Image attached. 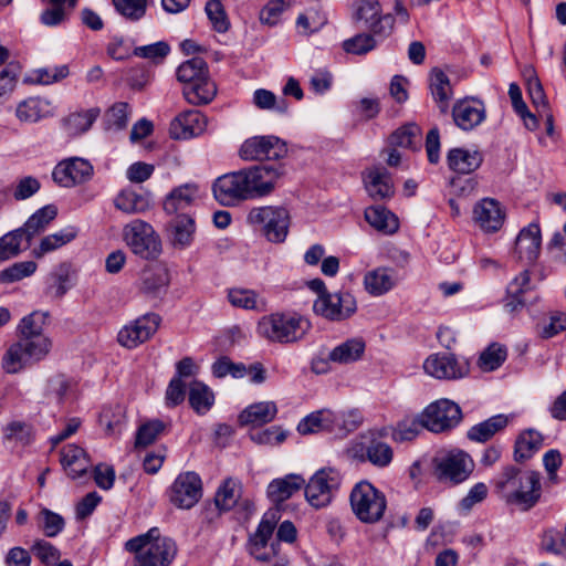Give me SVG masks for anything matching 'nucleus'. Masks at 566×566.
<instances>
[{
    "instance_id": "obj_1",
    "label": "nucleus",
    "mask_w": 566,
    "mask_h": 566,
    "mask_svg": "<svg viewBox=\"0 0 566 566\" xmlns=\"http://www.w3.org/2000/svg\"><path fill=\"white\" fill-rule=\"evenodd\" d=\"M495 489L509 503L531 509L541 497V476L536 471L505 467L494 480Z\"/></svg>"
},
{
    "instance_id": "obj_52",
    "label": "nucleus",
    "mask_w": 566,
    "mask_h": 566,
    "mask_svg": "<svg viewBox=\"0 0 566 566\" xmlns=\"http://www.w3.org/2000/svg\"><path fill=\"white\" fill-rule=\"evenodd\" d=\"M239 497V484L232 479H227L218 489L214 496V503L220 510L229 511L237 504Z\"/></svg>"
},
{
    "instance_id": "obj_23",
    "label": "nucleus",
    "mask_w": 566,
    "mask_h": 566,
    "mask_svg": "<svg viewBox=\"0 0 566 566\" xmlns=\"http://www.w3.org/2000/svg\"><path fill=\"white\" fill-rule=\"evenodd\" d=\"M48 317L49 313L41 311H33L29 315L24 316L17 327L18 337L32 343H38L43 339L48 345V352H50L52 348V340L43 334Z\"/></svg>"
},
{
    "instance_id": "obj_15",
    "label": "nucleus",
    "mask_w": 566,
    "mask_h": 566,
    "mask_svg": "<svg viewBox=\"0 0 566 566\" xmlns=\"http://www.w3.org/2000/svg\"><path fill=\"white\" fill-rule=\"evenodd\" d=\"M160 321V316L155 313L143 315L130 324L124 326L118 332L117 340L123 347L129 349L136 348L156 333Z\"/></svg>"
},
{
    "instance_id": "obj_27",
    "label": "nucleus",
    "mask_w": 566,
    "mask_h": 566,
    "mask_svg": "<svg viewBox=\"0 0 566 566\" xmlns=\"http://www.w3.org/2000/svg\"><path fill=\"white\" fill-rule=\"evenodd\" d=\"M198 197L196 184H185L174 188L165 198L164 210L170 216L186 213Z\"/></svg>"
},
{
    "instance_id": "obj_17",
    "label": "nucleus",
    "mask_w": 566,
    "mask_h": 566,
    "mask_svg": "<svg viewBox=\"0 0 566 566\" xmlns=\"http://www.w3.org/2000/svg\"><path fill=\"white\" fill-rule=\"evenodd\" d=\"M247 188L241 169L219 177L214 181L212 190L214 198L222 206H234L239 201L250 199Z\"/></svg>"
},
{
    "instance_id": "obj_62",
    "label": "nucleus",
    "mask_w": 566,
    "mask_h": 566,
    "mask_svg": "<svg viewBox=\"0 0 566 566\" xmlns=\"http://www.w3.org/2000/svg\"><path fill=\"white\" fill-rule=\"evenodd\" d=\"M164 429L165 424L160 420H153L142 424L136 433L135 446L139 448L151 444Z\"/></svg>"
},
{
    "instance_id": "obj_54",
    "label": "nucleus",
    "mask_w": 566,
    "mask_h": 566,
    "mask_svg": "<svg viewBox=\"0 0 566 566\" xmlns=\"http://www.w3.org/2000/svg\"><path fill=\"white\" fill-rule=\"evenodd\" d=\"M506 348L499 344H491L479 357V366L483 371L497 369L506 359Z\"/></svg>"
},
{
    "instance_id": "obj_26",
    "label": "nucleus",
    "mask_w": 566,
    "mask_h": 566,
    "mask_svg": "<svg viewBox=\"0 0 566 566\" xmlns=\"http://www.w3.org/2000/svg\"><path fill=\"white\" fill-rule=\"evenodd\" d=\"M364 181L368 195L375 201L388 199L395 192L390 174L384 167L369 169Z\"/></svg>"
},
{
    "instance_id": "obj_57",
    "label": "nucleus",
    "mask_w": 566,
    "mask_h": 566,
    "mask_svg": "<svg viewBox=\"0 0 566 566\" xmlns=\"http://www.w3.org/2000/svg\"><path fill=\"white\" fill-rule=\"evenodd\" d=\"M206 13L217 32L223 33L228 31L230 22L221 0H209L206 3Z\"/></svg>"
},
{
    "instance_id": "obj_36",
    "label": "nucleus",
    "mask_w": 566,
    "mask_h": 566,
    "mask_svg": "<svg viewBox=\"0 0 566 566\" xmlns=\"http://www.w3.org/2000/svg\"><path fill=\"white\" fill-rule=\"evenodd\" d=\"M72 285V268L70 263L64 262L50 273L45 293L52 298L61 300Z\"/></svg>"
},
{
    "instance_id": "obj_16",
    "label": "nucleus",
    "mask_w": 566,
    "mask_h": 566,
    "mask_svg": "<svg viewBox=\"0 0 566 566\" xmlns=\"http://www.w3.org/2000/svg\"><path fill=\"white\" fill-rule=\"evenodd\" d=\"M202 495L200 476L195 472L180 473L170 488V501L179 509H191Z\"/></svg>"
},
{
    "instance_id": "obj_12",
    "label": "nucleus",
    "mask_w": 566,
    "mask_h": 566,
    "mask_svg": "<svg viewBox=\"0 0 566 566\" xmlns=\"http://www.w3.org/2000/svg\"><path fill=\"white\" fill-rule=\"evenodd\" d=\"M242 172L249 198L253 199L271 193L277 180L284 175V169L281 164L259 165L242 169Z\"/></svg>"
},
{
    "instance_id": "obj_8",
    "label": "nucleus",
    "mask_w": 566,
    "mask_h": 566,
    "mask_svg": "<svg viewBox=\"0 0 566 566\" xmlns=\"http://www.w3.org/2000/svg\"><path fill=\"white\" fill-rule=\"evenodd\" d=\"M342 482L340 473L333 468H323L315 472L303 486L305 499L314 509L329 505Z\"/></svg>"
},
{
    "instance_id": "obj_45",
    "label": "nucleus",
    "mask_w": 566,
    "mask_h": 566,
    "mask_svg": "<svg viewBox=\"0 0 566 566\" xmlns=\"http://www.w3.org/2000/svg\"><path fill=\"white\" fill-rule=\"evenodd\" d=\"M421 140V128L413 124H406L389 136L390 147L418 149Z\"/></svg>"
},
{
    "instance_id": "obj_46",
    "label": "nucleus",
    "mask_w": 566,
    "mask_h": 566,
    "mask_svg": "<svg viewBox=\"0 0 566 566\" xmlns=\"http://www.w3.org/2000/svg\"><path fill=\"white\" fill-rule=\"evenodd\" d=\"M430 88L434 101L439 103L441 112L444 113L448 108V102L452 95V91L450 80L443 71L439 69L432 70Z\"/></svg>"
},
{
    "instance_id": "obj_48",
    "label": "nucleus",
    "mask_w": 566,
    "mask_h": 566,
    "mask_svg": "<svg viewBox=\"0 0 566 566\" xmlns=\"http://www.w3.org/2000/svg\"><path fill=\"white\" fill-rule=\"evenodd\" d=\"M99 115L98 108L71 114L64 120V126L70 135H78L87 132Z\"/></svg>"
},
{
    "instance_id": "obj_25",
    "label": "nucleus",
    "mask_w": 566,
    "mask_h": 566,
    "mask_svg": "<svg viewBox=\"0 0 566 566\" xmlns=\"http://www.w3.org/2000/svg\"><path fill=\"white\" fill-rule=\"evenodd\" d=\"M541 229L537 223L523 228L515 241V251L521 260L535 262L541 251Z\"/></svg>"
},
{
    "instance_id": "obj_20",
    "label": "nucleus",
    "mask_w": 566,
    "mask_h": 566,
    "mask_svg": "<svg viewBox=\"0 0 566 566\" xmlns=\"http://www.w3.org/2000/svg\"><path fill=\"white\" fill-rule=\"evenodd\" d=\"M93 172L92 165L82 158L60 163L53 170V180L62 187H72L85 181Z\"/></svg>"
},
{
    "instance_id": "obj_59",
    "label": "nucleus",
    "mask_w": 566,
    "mask_h": 566,
    "mask_svg": "<svg viewBox=\"0 0 566 566\" xmlns=\"http://www.w3.org/2000/svg\"><path fill=\"white\" fill-rule=\"evenodd\" d=\"M3 437L8 441L29 444L32 440V427L23 421H12L4 427Z\"/></svg>"
},
{
    "instance_id": "obj_2",
    "label": "nucleus",
    "mask_w": 566,
    "mask_h": 566,
    "mask_svg": "<svg viewBox=\"0 0 566 566\" xmlns=\"http://www.w3.org/2000/svg\"><path fill=\"white\" fill-rule=\"evenodd\" d=\"M125 548L136 555L139 566H168L177 555L175 541L161 537L157 527L128 539Z\"/></svg>"
},
{
    "instance_id": "obj_41",
    "label": "nucleus",
    "mask_w": 566,
    "mask_h": 566,
    "mask_svg": "<svg viewBox=\"0 0 566 566\" xmlns=\"http://www.w3.org/2000/svg\"><path fill=\"white\" fill-rule=\"evenodd\" d=\"M365 352V342L361 338H352L336 346L328 355V359L337 364H350L358 360Z\"/></svg>"
},
{
    "instance_id": "obj_39",
    "label": "nucleus",
    "mask_w": 566,
    "mask_h": 566,
    "mask_svg": "<svg viewBox=\"0 0 566 566\" xmlns=\"http://www.w3.org/2000/svg\"><path fill=\"white\" fill-rule=\"evenodd\" d=\"M509 416L496 415L470 428L467 436L476 442H486L509 423Z\"/></svg>"
},
{
    "instance_id": "obj_40",
    "label": "nucleus",
    "mask_w": 566,
    "mask_h": 566,
    "mask_svg": "<svg viewBox=\"0 0 566 566\" xmlns=\"http://www.w3.org/2000/svg\"><path fill=\"white\" fill-rule=\"evenodd\" d=\"M114 205L125 213H142L149 209L150 200L148 195L124 189L115 198Z\"/></svg>"
},
{
    "instance_id": "obj_58",
    "label": "nucleus",
    "mask_w": 566,
    "mask_h": 566,
    "mask_svg": "<svg viewBox=\"0 0 566 566\" xmlns=\"http://www.w3.org/2000/svg\"><path fill=\"white\" fill-rule=\"evenodd\" d=\"M71 382L63 375L51 377L45 387V396L49 402H63L67 391L70 390Z\"/></svg>"
},
{
    "instance_id": "obj_44",
    "label": "nucleus",
    "mask_w": 566,
    "mask_h": 566,
    "mask_svg": "<svg viewBox=\"0 0 566 566\" xmlns=\"http://www.w3.org/2000/svg\"><path fill=\"white\" fill-rule=\"evenodd\" d=\"M189 403L199 415L206 413L214 402L213 392L201 381L195 380L189 385Z\"/></svg>"
},
{
    "instance_id": "obj_56",
    "label": "nucleus",
    "mask_w": 566,
    "mask_h": 566,
    "mask_svg": "<svg viewBox=\"0 0 566 566\" xmlns=\"http://www.w3.org/2000/svg\"><path fill=\"white\" fill-rule=\"evenodd\" d=\"M377 46V41L371 34L359 33L343 42V49L346 53L364 55Z\"/></svg>"
},
{
    "instance_id": "obj_64",
    "label": "nucleus",
    "mask_w": 566,
    "mask_h": 566,
    "mask_svg": "<svg viewBox=\"0 0 566 566\" xmlns=\"http://www.w3.org/2000/svg\"><path fill=\"white\" fill-rule=\"evenodd\" d=\"M286 431L276 426L251 431L249 434L250 439L256 444H280L286 439Z\"/></svg>"
},
{
    "instance_id": "obj_6",
    "label": "nucleus",
    "mask_w": 566,
    "mask_h": 566,
    "mask_svg": "<svg viewBox=\"0 0 566 566\" xmlns=\"http://www.w3.org/2000/svg\"><path fill=\"white\" fill-rule=\"evenodd\" d=\"M349 501L355 516L366 524L379 522L387 507L385 494L368 481H360L353 488Z\"/></svg>"
},
{
    "instance_id": "obj_50",
    "label": "nucleus",
    "mask_w": 566,
    "mask_h": 566,
    "mask_svg": "<svg viewBox=\"0 0 566 566\" xmlns=\"http://www.w3.org/2000/svg\"><path fill=\"white\" fill-rule=\"evenodd\" d=\"M32 553L45 566H72L71 560H69V559L61 560L60 551L49 542H45V541L36 542L32 547Z\"/></svg>"
},
{
    "instance_id": "obj_7",
    "label": "nucleus",
    "mask_w": 566,
    "mask_h": 566,
    "mask_svg": "<svg viewBox=\"0 0 566 566\" xmlns=\"http://www.w3.org/2000/svg\"><path fill=\"white\" fill-rule=\"evenodd\" d=\"M49 353L43 339L32 343L18 338L3 354L1 367L7 374H18L28 366L43 360Z\"/></svg>"
},
{
    "instance_id": "obj_47",
    "label": "nucleus",
    "mask_w": 566,
    "mask_h": 566,
    "mask_svg": "<svg viewBox=\"0 0 566 566\" xmlns=\"http://www.w3.org/2000/svg\"><path fill=\"white\" fill-rule=\"evenodd\" d=\"M252 102L259 109L274 111L279 114H286L290 107L286 98L276 97L273 92L265 88L254 91Z\"/></svg>"
},
{
    "instance_id": "obj_28",
    "label": "nucleus",
    "mask_w": 566,
    "mask_h": 566,
    "mask_svg": "<svg viewBox=\"0 0 566 566\" xmlns=\"http://www.w3.org/2000/svg\"><path fill=\"white\" fill-rule=\"evenodd\" d=\"M474 219L486 232L497 231L504 221L500 203L494 199H483L474 208Z\"/></svg>"
},
{
    "instance_id": "obj_35",
    "label": "nucleus",
    "mask_w": 566,
    "mask_h": 566,
    "mask_svg": "<svg viewBox=\"0 0 566 566\" xmlns=\"http://www.w3.org/2000/svg\"><path fill=\"white\" fill-rule=\"evenodd\" d=\"M447 159L449 168L459 174H471L476 170L483 161L481 153L476 150L470 151L463 148L451 149L448 153Z\"/></svg>"
},
{
    "instance_id": "obj_5",
    "label": "nucleus",
    "mask_w": 566,
    "mask_h": 566,
    "mask_svg": "<svg viewBox=\"0 0 566 566\" xmlns=\"http://www.w3.org/2000/svg\"><path fill=\"white\" fill-rule=\"evenodd\" d=\"M247 222L268 241L282 243L289 234L290 213L283 207H256L249 211Z\"/></svg>"
},
{
    "instance_id": "obj_18",
    "label": "nucleus",
    "mask_w": 566,
    "mask_h": 566,
    "mask_svg": "<svg viewBox=\"0 0 566 566\" xmlns=\"http://www.w3.org/2000/svg\"><path fill=\"white\" fill-rule=\"evenodd\" d=\"M424 371L438 379H459L469 374L467 361H460L452 354H434L423 363Z\"/></svg>"
},
{
    "instance_id": "obj_4",
    "label": "nucleus",
    "mask_w": 566,
    "mask_h": 566,
    "mask_svg": "<svg viewBox=\"0 0 566 566\" xmlns=\"http://www.w3.org/2000/svg\"><path fill=\"white\" fill-rule=\"evenodd\" d=\"M310 328V322L302 316L276 312L261 317L256 332L269 342L290 344L303 339Z\"/></svg>"
},
{
    "instance_id": "obj_22",
    "label": "nucleus",
    "mask_w": 566,
    "mask_h": 566,
    "mask_svg": "<svg viewBox=\"0 0 566 566\" xmlns=\"http://www.w3.org/2000/svg\"><path fill=\"white\" fill-rule=\"evenodd\" d=\"M196 226L188 213L174 216L166 226V235L175 249H185L193 240Z\"/></svg>"
},
{
    "instance_id": "obj_13",
    "label": "nucleus",
    "mask_w": 566,
    "mask_h": 566,
    "mask_svg": "<svg viewBox=\"0 0 566 566\" xmlns=\"http://www.w3.org/2000/svg\"><path fill=\"white\" fill-rule=\"evenodd\" d=\"M243 160H279L287 155L286 143L276 136H254L247 139L240 148Z\"/></svg>"
},
{
    "instance_id": "obj_63",
    "label": "nucleus",
    "mask_w": 566,
    "mask_h": 566,
    "mask_svg": "<svg viewBox=\"0 0 566 566\" xmlns=\"http://www.w3.org/2000/svg\"><path fill=\"white\" fill-rule=\"evenodd\" d=\"M52 7L45 9L41 15L40 21L48 27H55L63 23L69 17L67 1H61L59 3H51Z\"/></svg>"
},
{
    "instance_id": "obj_42",
    "label": "nucleus",
    "mask_w": 566,
    "mask_h": 566,
    "mask_svg": "<svg viewBox=\"0 0 566 566\" xmlns=\"http://www.w3.org/2000/svg\"><path fill=\"white\" fill-rule=\"evenodd\" d=\"M543 436L533 429L523 431L515 442L514 459L523 462L530 458L542 447Z\"/></svg>"
},
{
    "instance_id": "obj_19",
    "label": "nucleus",
    "mask_w": 566,
    "mask_h": 566,
    "mask_svg": "<svg viewBox=\"0 0 566 566\" xmlns=\"http://www.w3.org/2000/svg\"><path fill=\"white\" fill-rule=\"evenodd\" d=\"M207 127V117L197 109L180 113L169 127L170 137L174 139H189L201 135Z\"/></svg>"
},
{
    "instance_id": "obj_33",
    "label": "nucleus",
    "mask_w": 566,
    "mask_h": 566,
    "mask_svg": "<svg viewBox=\"0 0 566 566\" xmlns=\"http://www.w3.org/2000/svg\"><path fill=\"white\" fill-rule=\"evenodd\" d=\"M305 485V480L298 474H287L273 480L268 486V496L275 504L289 500Z\"/></svg>"
},
{
    "instance_id": "obj_21",
    "label": "nucleus",
    "mask_w": 566,
    "mask_h": 566,
    "mask_svg": "<svg viewBox=\"0 0 566 566\" xmlns=\"http://www.w3.org/2000/svg\"><path fill=\"white\" fill-rule=\"evenodd\" d=\"M170 283L168 270L161 265L145 269L139 281V292L150 300H161Z\"/></svg>"
},
{
    "instance_id": "obj_60",
    "label": "nucleus",
    "mask_w": 566,
    "mask_h": 566,
    "mask_svg": "<svg viewBox=\"0 0 566 566\" xmlns=\"http://www.w3.org/2000/svg\"><path fill=\"white\" fill-rule=\"evenodd\" d=\"M353 18L357 21H364L368 24L382 12L381 4L378 0H356L354 2Z\"/></svg>"
},
{
    "instance_id": "obj_49",
    "label": "nucleus",
    "mask_w": 566,
    "mask_h": 566,
    "mask_svg": "<svg viewBox=\"0 0 566 566\" xmlns=\"http://www.w3.org/2000/svg\"><path fill=\"white\" fill-rule=\"evenodd\" d=\"M48 105L44 99L30 97L17 106L15 115L21 122L34 123L44 116Z\"/></svg>"
},
{
    "instance_id": "obj_11",
    "label": "nucleus",
    "mask_w": 566,
    "mask_h": 566,
    "mask_svg": "<svg viewBox=\"0 0 566 566\" xmlns=\"http://www.w3.org/2000/svg\"><path fill=\"white\" fill-rule=\"evenodd\" d=\"M461 419V408L449 399H440L430 403L421 413L422 426L434 433L454 428Z\"/></svg>"
},
{
    "instance_id": "obj_53",
    "label": "nucleus",
    "mask_w": 566,
    "mask_h": 566,
    "mask_svg": "<svg viewBox=\"0 0 566 566\" xmlns=\"http://www.w3.org/2000/svg\"><path fill=\"white\" fill-rule=\"evenodd\" d=\"M38 269L34 261L15 262L0 271V283L9 284L31 276Z\"/></svg>"
},
{
    "instance_id": "obj_51",
    "label": "nucleus",
    "mask_w": 566,
    "mask_h": 566,
    "mask_svg": "<svg viewBox=\"0 0 566 566\" xmlns=\"http://www.w3.org/2000/svg\"><path fill=\"white\" fill-rule=\"evenodd\" d=\"M394 458V451L389 444L379 440H371L366 447V459L378 468H385L390 464Z\"/></svg>"
},
{
    "instance_id": "obj_37",
    "label": "nucleus",
    "mask_w": 566,
    "mask_h": 566,
    "mask_svg": "<svg viewBox=\"0 0 566 566\" xmlns=\"http://www.w3.org/2000/svg\"><path fill=\"white\" fill-rule=\"evenodd\" d=\"M365 219L374 229L385 234H392L399 228L398 218L382 206L367 208Z\"/></svg>"
},
{
    "instance_id": "obj_43",
    "label": "nucleus",
    "mask_w": 566,
    "mask_h": 566,
    "mask_svg": "<svg viewBox=\"0 0 566 566\" xmlns=\"http://www.w3.org/2000/svg\"><path fill=\"white\" fill-rule=\"evenodd\" d=\"M364 284L373 295H381L395 285L392 271L386 268H378L365 275Z\"/></svg>"
},
{
    "instance_id": "obj_34",
    "label": "nucleus",
    "mask_w": 566,
    "mask_h": 566,
    "mask_svg": "<svg viewBox=\"0 0 566 566\" xmlns=\"http://www.w3.org/2000/svg\"><path fill=\"white\" fill-rule=\"evenodd\" d=\"M56 216L57 208L54 205H46L30 216L23 227L19 228V230H22V235L28 244H30L35 235L43 232Z\"/></svg>"
},
{
    "instance_id": "obj_30",
    "label": "nucleus",
    "mask_w": 566,
    "mask_h": 566,
    "mask_svg": "<svg viewBox=\"0 0 566 566\" xmlns=\"http://www.w3.org/2000/svg\"><path fill=\"white\" fill-rule=\"evenodd\" d=\"M336 426H338L337 415L328 409H323L302 419L297 424V431L303 436L321 431L333 432Z\"/></svg>"
},
{
    "instance_id": "obj_24",
    "label": "nucleus",
    "mask_w": 566,
    "mask_h": 566,
    "mask_svg": "<svg viewBox=\"0 0 566 566\" xmlns=\"http://www.w3.org/2000/svg\"><path fill=\"white\" fill-rule=\"evenodd\" d=\"M455 125L463 130H471L485 119V107L479 101H460L452 109Z\"/></svg>"
},
{
    "instance_id": "obj_32",
    "label": "nucleus",
    "mask_w": 566,
    "mask_h": 566,
    "mask_svg": "<svg viewBox=\"0 0 566 566\" xmlns=\"http://www.w3.org/2000/svg\"><path fill=\"white\" fill-rule=\"evenodd\" d=\"M277 407L273 401H261L248 406L240 415L239 421L243 426L261 427L274 420Z\"/></svg>"
},
{
    "instance_id": "obj_55",
    "label": "nucleus",
    "mask_w": 566,
    "mask_h": 566,
    "mask_svg": "<svg viewBox=\"0 0 566 566\" xmlns=\"http://www.w3.org/2000/svg\"><path fill=\"white\" fill-rule=\"evenodd\" d=\"M422 429L421 415L418 418H406L397 423L392 431V439L398 442L413 440Z\"/></svg>"
},
{
    "instance_id": "obj_29",
    "label": "nucleus",
    "mask_w": 566,
    "mask_h": 566,
    "mask_svg": "<svg viewBox=\"0 0 566 566\" xmlns=\"http://www.w3.org/2000/svg\"><path fill=\"white\" fill-rule=\"evenodd\" d=\"M61 464L71 479H77L84 475L91 463L90 459L78 446L67 444L61 450Z\"/></svg>"
},
{
    "instance_id": "obj_61",
    "label": "nucleus",
    "mask_w": 566,
    "mask_h": 566,
    "mask_svg": "<svg viewBox=\"0 0 566 566\" xmlns=\"http://www.w3.org/2000/svg\"><path fill=\"white\" fill-rule=\"evenodd\" d=\"M24 237L22 230L15 229L0 238V253L4 260L17 256L21 251V242Z\"/></svg>"
},
{
    "instance_id": "obj_31",
    "label": "nucleus",
    "mask_w": 566,
    "mask_h": 566,
    "mask_svg": "<svg viewBox=\"0 0 566 566\" xmlns=\"http://www.w3.org/2000/svg\"><path fill=\"white\" fill-rule=\"evenodd\" d=\"M532 289L530 272L524 270L507 285L506 297L504 300L506 311L510 313L521 311L525 306L523 295Z\"/></svg>"
},
{
    "instance_id": "obj_14",
    "label": "nucleus",
    "mask_w": 566,
    "mask_h": 566,
    "mask_svg": "<svg viewBox=\"0 0 566 566\" xmlns=\"http://www.w3.org/2000/svg\"><path fill=\"white\" fill-rule=\"evenodd\" d=\"M313 310L329 321H344L357 310L355 297L348 292L325 293L314 302Z\"/></svg>"
},
{
    "instance_id": "obj_38",
    "label": "nucleus",
    "mask_w": 566,
    "mask_h": 566,
    "mask_svg": "<svg viewBox=\"0 0 566 566\" xmlns=\"http://www.w3.org/2000/svg\"><path fill=\"white\" fill-rule=\"evenodd\" d=\"M76 235L77 230L74 227H67L59 232L49 234L32 250V255L36 259H42L46 253L53 252L73 241Z\"/></svg>"
},
{
    "instance_id": "obj_10",
    "label": "nucleus",
    "mask_w": 566,
    "mask_h": 566,
    "mask_svg": "<svg viewBox=\"0 0 566 566\" xmlns=\"http://www.w3.org/2000/svg\"><path fill=\"white\" fill-rule=\"evenodd\" d=\"M123 235L133 253L143 259H153L160 252V242L153 227L143 220L136 219L126 224Z\"/></svg>"
},
{
    "instance_id": "obj_3",
    "label": "nucleus",
    "mask_w": 566,
    "mask_h": 566,
    "mask_svg": "<svg viewBox=\"0 0 566 566\" xmlns=\"http://www.w3.org/2000/svg\"><path fill=\"white\" fill-rule=\"evenodd\" d=\"M177 78L184 86V96L192 105L209 104L217 94L209 76L208 65L201 57H192L177 69Z\"/></svg>"
},
{
    "instance_id": "obj_9",
    "label": "nucleus",
    "mask_w": 566,
    "mask_h": 566,
    "mask_svg": "<svg viewBox=\"0 0 566 566\" xmlns=\"http://www.w3.org/2000/svg\"><path fill=\"white\" fill-rule=\"evenodd\" d=\"M432 464L436 480L450 485L465 481L474 468L472 459L463 451L449 452L446 455L434 458Z\"/></svg>"
}]
</instances>
